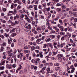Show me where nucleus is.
I'll return each mask as SVG.
<instances>
[{
	"label": "nucleus",
	"instance_id": "1",
	"mask_svg": "<svg viewBox=\"0 0 77 77\" xmlns=\"http://www.w3.org/2000/svg\"><path fill=\"white\" fill-rule=\"evenodd\" d=\"M46 25L48 26V28L49 29H50L51 30V27L50 25V21L48 19L46 20Z\"/></svg>",
	"mask_w": 77,
	"mask_h": 77
},
{
	"label": "nucleus",
	"instance_id": "2",
	"mask_svg": "<svg viewBox=\"0 0 77 77\" xmlns=\"http://www.w3.org/2000/svg\"><path fill=\"white\" fill-rule=\"evenodd\" d=\"M53 29L55 30V31L57 32L56 34H59L60 33V29H59L57 28V27L55 26H53Z\"/></svg>",
	"mask_w": 77,
	"mask_h": 77
},
{
	"label": "nucleus",
	"instance_id": "3",
	"mask_svg": "<svg viewBox=\"0 0 77 77\" xmlns=\"http://www.w3.org/2000/svg\"><path fill=\"white\" fill-rule=\"evenodd\" d=\"M71 33H69L68 32H66V35H65V38H70L71 37Z\"/></svg>",
	"mask_w": 77,
	"mask_h": 77
},
{
	"label": "nucleus",
	"instance_id": "4",
	"mask_svg": "<svg viewBox=\"0 0 77 77\" xmlns=\"http://www.w3.org/2000/svg\"><path fill=\"white\" fill-rule=\"evenodd\" d=\"M70 68L72 69L71 70V73H73V72H74V71L75 70V69L74 67V65H73L71 66Z\"/></svg>",
	"mask_w": 77,
	"mask_h": 77
},
{
	"label": "nucleus",
	"instance_id": "5",
	"mask_svg": "<svg viewBox=\"0 0 77 77\" xmlns=\"http://www.w3.org/2000/svg\"><path fill=\"white\" fill-rule=\"evenodd\" d=\"M23 67L21 65H20L19 67L18 68V69H17L16 71V73H17L18 72V71H20L22 69Z\"/></svg>",
	"mask_w": 77,
	"mask_h": 77
},
{
	"label": "nucleus",
	"instance_id": "6",
	"mask_svg": "<svg viewBox=\"0 0 77 77\" xmlns=\"http://www.w3.org/2000/svg\"><path fill=\"white\" fill-rule=\"evenodd\" d=\"M19 14H16V16L14 17V20H16L17 19H19Z\"/></svg>",
	"mask_w": 77,
	"mask_h": 77
},
{
	"label": "nucleus",
	"instance_id": "7",
	"mask_svg": "<svg viewBox=\"0 0 77 77\" xmlns=\"http://www.w3.org/2000/svg\"><path fill=\"white\" fill-rule=\"evenodd\" d=\"M27 29H29V30H31L32 29V26H31V25L30 24H29L27 26V27H26Z\"/></svg>",
	"mask_w": 77,
	"mask_h": 77
},
{
	"label": "nucleus",
	"instance_id": "8",
	"mask_svg": "<svg viewBox=\"0 0 77 77\" xmlns=\"http://www.w3.org/2000/svg\"><path fill=\"white\" fill-rule=\"evenodd\" d=\"M69 12L70 14H72V15H74V16H75V17H76V16L77 15V14H76V12H73L72 13H71V11H69Z\"/></svg>",
	"mask_w": 77,
	"mask_h": 77
},
{
	"label": "nucleus",
	"instance_id": "9",
	"mask_svg": "<svg viewBox=\"0 0 77 77\" xmlns=\"http://www.w3.org/2000/svg\"><path fill=\"white\" fill-rule=\"evenodd\" d=\"M20 19L21 20H23V18H24V17H25V15H24L23 14H22L21 15V16H20Z\"/></svg>",
	"mask_w": 77,
	"mask_h": 77
},
{
	"label": "nucleus",
	"instance_id": "10",
	"mask_svg": "<svg viewBox=\"0 0 77 77\" xmlns=\"http://www.w3.org/2000/svg\"><path fill=\"white\" fill-rule=\"evenodd\" d=\"M67 30L69 32H71L72 30V27L69 26L67 28Z\"/></svg>",
	"mask_w": 77,
	"mask_h": 77
},
{
	"label": "nucleus",
	"instance_id": "11",
	"mask_svg": "<svg viewBox=\"0 0 77 77\" xmlns=\"http://www.w3.org/2000/svg\"><path fill=\"white\" fill-rule=\"evenodd\" d=\"M51 41V38H47L45 39V41L46 42H50Z\"/></svg>",
	"mask_w": 77,
	"mask_h": 77
},
{
	"label": "nucleus",
	"instance_id": "12",
	"mask_svg": "<svg viewBox=\"0 0 77 77\" xmlns=\"http://www.w3.org/2000/svg\"><path fill=\"white\" fill-rule=\"evenodd\" d=\"M19 54L20 56V60H22V58H23V55H24V54H23V53H20Z\"/></svg>",
	"mask_w": 77,
	"mask_h": 77
},
{
	"label": "nucleus",
	"instance_id": "13",
	"mask_svg": "<svg viewBox=\"0 0 77 77\" xmlns=\"http://www.w3.org/2000/svg\"><path fill=\"white\" fill-rule=\"evenodd\" d=\"M59 28L60 29L61 31H64V30H63L64 28H63V26H60V27H59Z\"/></svg>",
	"mask_w": 77,
	"mask_h": 77
},
{
	"label": "nucleus",
	"instance_id": "14",
	"mask_svg": "<svg viewBox=\"0 0 77 77\" xmlns=\"http://www.w3.org/2000/svg\"><path fill=\"white\" fill-rule=\"evenodd\" d=\"M4 36L7 38H9V34L8 33L7 34L6 33H5Z\"/></svg>",
	"mask_w": 77,
	"mask_h": 77
},
{
	"label": "nucleus",
	"instance_id": "15",
	"mask_svg": "<svg viewBox=\"0 0 77 77\" xmlns=\"http://www.w3.org/2000/svg\"><path fill=\"white\" fill-rule=\"evenodd\" d=\"M5 61H2L1 63L0 64V65H1V66L2 65H5Z\"/></svg>",
	"mask_w": 77,
	"mask_h": 77
},
{
	"label": "nucleus",
	"instance_id": "16",
	"mask_svg": "<svg viewBox=\"0 0 77 77\" xmlns=\"http://www.w3.org/2000/svg\"><path fill=\"white\" fill-rule=\"evenodd\" d=\"M44 9L45 11H47V12H49L50 11V8H44Z\"/></svg>",
	"mask_w": 77,
	"mask_h": 77
},
{
	"label": "nucleus",
	"instance_id": "17",
	"mask_svg": "<svg viewBox=\"0 0 77 77\" xmlns=\"http://www.w3.org/2000/svg\"><path fill=\"white\" fill-rule=\"evenodd\" d=\"M8 67L7 68V69H12V66L10 65H8Z\"/></svg>",
	"mask_w": 77,
	"mask_h": 77
},
{
	"label": "nucleus",
	"instance_id": "18",
	"mask_svg": "<svg viewBox=\"0 0 77 77\" xmlns=\"http://www.w3.org/2000/svg\"><path fill=\"white\" fill-rule=\"evenodd\" d=\"M62 9L60 8H58L57 9V11L58 12H59L61 11Z\"/></svg>",
	"mask_w": 77,
	"mask_h": 77
},
{
	"label": "nucleus",
	"instance_id": "19",
	"mask_svg": "<svg viewBox=\"0 0 77 77\" xmlns=\"http://www.w3.org/2000/svg\"><path fill=\"white\" fill-rule=\"evenodd\" d=\"M35 18H38V13L37 11L35 12Z\"/></svg>",
	"mask_w": 77,
	"mask_h": 77
},
{
	"label": "nucleus",
	"instance_id": "20",
	"mask_svg": "<svg viewBox=\"0 0 77 77\" xmlns=\"http://www.w3.org/2000/svg\"><path fill=\"white\" fill-rule=\"evenodd\" d=\"M39 54L40 56V57L41 58H42V57H43V55H42V52H39Z\"/></svg>",
	"mask_w": 77,
	"mask_h": 77
},
{
	"label": "nucleus",
	"instance_id": "21",
	"mask_svg": "<svg viewBox=\"0 0 77 77\" xmlns=\"http://www.w3.org/2000/svg\"><path fill=\"white\" fill-rule=\"evenodd\" d=\"M59 69H60V67H58L55 68V71H58V70H59Z\"/></svg>",
	"mask_w": 77,
	"mask_h": 77
},
{
	"label": "nucleus",
	"instance_id": "22",
	"mask_svg": "<svg viewBox=\"0 0 77 77\" xmlns=\"http://www.w3.org/2000/svg\"><path fill=\"white\" fill-rule=\"evenodd\" d=\"M5 69V66H0V70H4Z\"/></svg>",
	"mask_w": 77,
	"mask_h": 77
},
{
	"label": "nucleus",
	"instance_id": "23",
	"mask_svg": "<svg viewBox=\"0 0 77 77\" xmlns=\"http://www.w3.org/2000/svg\"><path fill=\"white\" fill-rule=\"evenodd\" d=\"M50 38H52V39H54V38H55V35H50Z\"/></svg>",
	"mask_w": 77,
	"mask_h": 77
},
{
	"label": "nucleus",
	"instance_id": "24",
	"mask_svg": "<svg viewBox=\"0 0 77 77\" xmlns=\"http://www.w3.org/2000/svg\"><path fill=\"white\" fill-rule=\"evenodd\" d=\"M58 53V51H56V52L54 51L53 52V56H55L57 54V53Z\"/></svg>",
	"mask_w": 77,
	"mask_h": 77
},
{
	"label": "nucleus",
	"instance_id": "25",
	"mask_svg": "<svg viewBox=\"0 0 77 77\" xmlns=\"http://www.w3.org/2000/svg\"><path fill=\"white\" fill-rule=\"evenodd\" d=\"M17 34L16 33H14L11 34V36L12 37H14V36H16Z\"/></svg>",
	"mask_w": 77,
	"mask_h": 77
},
{
	"label": "nucleus",
	"instance_id": "26",
	"mask_svg": "<svg viewBox=\"0 0 77 77\" xmlns=\"http://www.w3.org/2000/svg\"><path fill=\"white\" fill-rule=\"evenodd\" d=\"M31 51H33V50H35V48L34 46H32L31 48Z\"/></svg>",
	"mask_w": 77,
	"mask_h": 77
},
{
	"label": "nucleus",
	"instance_id": "27",
	"mask_svg": "<svg viewBox=\"0 0 77 77\" xmlns=\"http://www.w3.org/2000/svg\"><path fill=\"white\" fill-rule=\"evenodd\" d=\"M41 41V39L38 38L37 39V40L36 41L37 44H39V42H40Z\"/></svg>",
	"mask_w": 77,
	"mask_h": 77
},
{
	"label": "nucleus",
	"instance_id": "28",
	"mask_svg": "<svg viewBox=\"0 0 77 77\" xmlns=\"http://www.w3.org/2000/svg\"><path fill=\"white\" fill-rule=\"evenodd\" d=\"M45 76L46 77H48L50 76V73H49V72H47Z\"/></svg>",
	"mask_w": 77,
	"mask_h": 77
},
{
	"label": "nucleus",
	"instance_id": "29",
	"mask_svg": "<svg viewBox=\"0 0 77 77\" xmlns=\"http://www.w3.org/2000/svg\"><path fill=\"white\" fill-rule=\"evenodd\" d=\"M25 19L26 20H27V19L29 18L28 16H27V15H25Z\"/></svg>",
	"mask_w": 77,
	"mask_h": 77
},
{
	"label": "nucleus",
	"instance_id": "30",
	"mask_svg": "<svg viewBox=\"0 0 77 77\" xmlns=\"http://www.w3.org/2000/svg\"><path fill=\"white\" fill-rule=\"evenodd\" d=\"M65 73H66L65 72H64L63 73V75H65V76H68V73H66V74Z\"/></svg>",
	"mask_w": 77,
	"mask_h": 77
},
{
	"label": "nucleus",
	"instance_id": "31",
	"mask_svg": "<svg viewBox=\"0 0 77 77\" xmlns=\"http://www.w3.org/2000/svg\"><path fill=\"white\" fill-rule=\"evenodd\" d=\"M59 19V16H57L56 17V18L54 19L55 21H58V20Z\"/></svg>",
	"mask_w": 77,
	"mask_h": 77
},
{
	"label": "nucleus",
	"instance_id": "32",
	"mask_svg": "<svg viewBox=\"0 0 77 77\" xmlns=\"http://www.w3.org/2000/svg\"><path fill=\"white\" fill-rule=\"evenodd\" d=\"M50 33H56H56H57L56 32V31H54V30L51 31L50 32Z\"/></svg>",
	"mask_w": 77,
	"mask_h": 77
},
{
	"label": "nucleus",
	"instance_id": "33",
	"mask_svg": "<svg viewBox=\"0 0 77 77\" xmlns=\"http://www.w3.org/2000/svg\"><path fill=\"white\" fill-rule=\"evenodd\" d=\"M7 52L8 54H9V53H11L12 52V50L11 49L10 51H8Z\"/></svg>",
	"mask_w": 77,
	"mask_h": 77
},
{
	"label": "nucleus",
	"instance_id": "34",
	"mask_svg": "<svg viewBox=\"0 0 77 77\" xmlns=\"http://www.w3.org/2000/svg\"><path fill=\"white\" fill-rule=\"evenodd\" d=\"M20 32V29H17V34H19Z\"/></svg>",
	"mask_w": 77,
	"mask_h": 77
},
{
	"label": "nucleus",
	"instance_id": "35",
	"mask_svg": "<svg viewBox=\"0 0 77 77\" xmlns=\"http://www.w3.org/2000/svg\"><path fill=\"white\" fill-rule=\"evenodd\" d=\"M10 19L12 21H14V20H15V19H14V17H13V16H11L10 17Z\"/></svg>",
	"mask_w": 77,
	"mask_h": 77
},
{
	"label": "nucleus",
	"instance_id": "36",
	"mask_svg": "<svg viewBox=\"0 0 77 77\" xmlns=\"http://www.w3.org/2000/svg\"><path fill=\"white\" fill-rule=\"evenodd\" d=\"M61 36L60 35H57V37L58 39H60Z\"/></svg>",
	"mask_w": 77,
	"mask_h": 77
},
{
	"label": "nucleus",
	"instance_id": "37",
	"mask_svg": "<svg viewBox=\"0 0 77 77\" xmlns=\"http://www.w3.org/2000/svg\"><path fill=\"white\" fill-rule=\"evenodd\" d=\"M59 21L60 23V24H63V22H62V20L60 19L59 20Z\"/></svg>",
	"mask_w": 77,
	"mask_h": 77
},
{
	"label": "nucleus",
	"instance_id": "38",
	"mask_svg": "<svg viewBox=\"0 0 77 77\" xmlns=\"http://www.w3.org/2000/svg\"><path fill=\"white\" fill-rule=\"evenodd\" d=\"M63 62H66V61H67V60L65 58V57H63Z\"/></svg>",
	"mask_w": 77,
	"mask_h": 77
},
{
	"label": "nucleus",
	"instance_id": "39",
	"mask_svg": "<svg viewBox=\"0 0 77 77\" xmlns=\"http://www.w3.org/2000/svg\"><path fill=\"white\" fill-rule=\"evenodd\" d=\"M65 32H60V35H65Z\"/></svg>",
	"mask_w": 77,
	"mask_h": 77
},
{
	"label": "nucleus",
	"instance_id": "40",
	"mask_svg": "<svg viewBox=\"0 0 77 77\" xmlns=\"http://www.w3.org/2000/svg\"><path fill=\"white\" fill-rule=\"evenodd\" d=\"M21 6H20V5H19L17 6V10H19V9H21Z\"/></svg>",
	"mask_w": 77,
	"mask_h": 77
},
{
	"label": "nucleus",
	"instance_id": "41",
	"mask_svg": "<svg viewBox=\"0 0 77 77\" xmlns=\"http://www.w3.org/2000/svg\"><path fill=\"white\" fill-rule=\"evenodd\" d=\"M9 56L10 57H12L13 56V53H10L8 54Z\"/></svg>",
	"mask_w": 77,
	"mask_h": 77
},
{
	"label": "nucleus",
	"instance_id": "42",
	"mask_svg": "<svg viewBox=\"0 0 77 77\" xmlns=\"http://www.w3.org/2000/svg\"><path fill=\"white\" fill-rule=\"evenodd\" d=\"M32 24L33 26H35V21H32Z\"/></svg>",
	"mask_w": 77,
	"mask_h": 77
},
{
	"label": "nucleus",
	"instance_id": "43",
	"mask_svg": "<svg viewBox=\"0 0 77 77\" xmlns=\"http://www.w3.org/2000/svg\"><path fill=\"white\" fill-rule=\"evenodd\" d=\"M14 3L12 4L11 7V9H13L14 8Z\"/></svg>",
	"mask_w": 77,
	"mask_h": 77
},
{
	"label": "nucleus",
	"instance_id": "44",
	"mask_svg": "<svg viewBox=\"0 0 77 77\" xmlns=\"http://www.w3.org/2000/svg\"><path fill=\"white\" fill-rule=\"evenodd\" d=\"M42 29L43 30H44L45 29V26L44 25H43L42 27Z\"/></svg>",
	"mask_w": 77,
	"mask_h": 77
},
{
	"label": "nucleus",
	"instance_id": "45",
	"mask_svg": "<svg viewBox=\"0 0 77 77\" xmlns=\"http://www.w3.org/2000/svg\"><path fill=\"white\" fill-rule=\"evenodd\" d=\"M7 60H9V61H10L12 59V58L10 57H7Z\"/></svg>",
	"mask_w": 77,
	"mask_h": 77
},
{
	"label": "nucleus",
	"instance_id": "46",
	"mask_svg": "<svg viewBox=\"0 0 77 77\" xmlns=\"http://www.w3.org/2000/svg\"><path fill=\"white\" fill-rule=\"evenodd\" d=\"M37 6H37V5L34 6L35 10V11H37V10H38V8H37Z\"/></svg>",
	"mask_w": 77,
	"mask_h": 77
},
{
	"label": "nucleus",
	"instance_id": "47",
	"mask_svg": "<svg viewBox=\"0 0 77 77\" xmlns=\"http://www.w3.org/2000/svg\"><path fill=\"white\" fill-rule=\"evenodd\" d=\"M76 51V49H75L74 48H73L72 49V52H75Z\"/></svg>",
	"mask_w": 77,
	"mask_h": 77
},
{
	"label": "nucleus",
	"instance_id": "48",
	"mask_svg": "<svg viewBox=\"0 0 77 77\" xmlns=\"http://www.w3.org/2000/svg\"><path fill=\"white\" fill-rule=\"evenodd\" d=\"M42 11H43L44 13H45V14L46 15H47V12H45V11H44V10H42Z\"/></svg>",
	"mask_w": 77,
	"mask_h": 77
},
{
	"label": "nucleus",
	"instance_id": "49",
	"mask_svg": "<svg viewBox=\"0 0 77 77\" xmlns=\"http://www.w3.org/2000/svg\"><path fill=\"white\" fill-rule=\"evenodd\" d=\"M40 72L42 73V74H44L45 73V72L44 71H43L42 70H41L40 71Z\"/></svg>",
	"mask_w": 77,
	"mask_h": 77
},
{
	"label": "nucleus",
	"instance_id": "50",
	"mask_svg": "<svg viewBox=\"0 0 77 77\" xmlns=\"http://www.w3.org/2000/svg\"><path fill=\"white\" fill-rule=\"evenodd\" d=\"M38 8L40 9H41L42 8V5H39L38 6Z\"/></svg>",
	"mask_w": 77,
	"mask_h": 77
},
{
	"label": "nucleus",
	"instance_id": "51",
	"mask_svg": "<svg viewBox=\"0 0 77 77\" xmlns=\"http://www.w3.org/2000/svg\"><path fill=\"white\" fill-rule=\"evenodd\" d=\"M43 66H44V64H39L40 68H42Z\"/></svg>",
	"mask_w": 77,
	"mask_h": 77
},
{
	"label": "nucleus",
	"instance_id": "52",
	"mask_svg": "<svg viewBox=\"0 0 77 77\" xmlns=\"http://www.w3.org/2000/svg\"><path fill=\"white\" fill-rule=\"evenodd\" d=\"M8 42L9 44H11V42H12L10 41L9 39V38H8Z\"/></svg>",
	"mask_w": 77,
	"mask_h": 77
},
{
	"label": "nucleus",
	"instance_id": "53",
	"mask_svg": "<svg viewBox=\"0 0 77 77\" xmlns=\"http://www.w3.org/2000/svg\"><path fill=\"white\" fill-rule=\"evenodd\" d=\"M15 30H16V28H13L11 30L13 31V32H15Z\"/></svg>",
	"mask_w": 77,
	"mask_h": 77
},
{
	"label": "nucleus",
	"instance_id": "54",
	"mask_svg": "<svg viewBox=\"0 0 77 77\" xmlns=\"http://www.w3.org/2000/svg\"><path fill=\"white\" fill-rule=\"evenodd\" d=\"M64 37H64V36H62L61 38V40H62V41H64V40H65Z\"/></svg>",
	"mask_w": 77,
	"mask_h": 77
},
{
	"label": "nucleus",
	"instance_id": "55",
	"mask_svg": "<svg viewBox=\"0 0 77 77\" xmlns=\"http://www.w3.org/2000/svg\"><path fill=\"white\" fill-rule=\"evenodd\" d=\"M62 9H66V8L65 7L64 5H63L62 6Z\"/></svg>",
	"mask_w": 77,
	"mask_h": 77
},
{
	"label": "nucleus",
	"instance_id": "56",
	"mask_svg": "<svg viewBox=\"0 0 77 77\" xmlns=\"http://www.w3.org/2000/svg\"><path fill=\"white\" fill-rule=\"evenodd\" d=\"M47 44H44V45L43 48H46V46H47Z\"/></svg>",
	"mask_w": 77,
	"mask_h": 77
},
{
	"label": "nucleus",
	"instance_id": "57",
	"mask_svg": "<svg viewBox=\"0 0 77 77\" xmlns=\"http://www.w3.org/2000/svg\"><path fill=\"white\" fill-rule=\"evenodd\" d=\"M59 73L60 75H62V71L60 70Z\"/></svg>",
	"mask_w": 77,
	"mask_h": 77
},
{
	"label": "nucleus",
	"instance_id": "58",
	"mask_svg": "<svg viewBox=\"0 0 77 77\" xmlns=\"http://www.w3.org/2000/svg\"><path fill=\"white\" fill-rule=\"evenodd\" d=\"M6 43L3 42V46H6Z\"/></svg>",
	"mask_w": 77,
	"mask_h": 77
},
{
	"label": "nucleus",
	"instance_id": "59",
	"mask_svg": "<svg viewBox=\"0 0 77 77\" xmlns=\"http://www.w3.org/2000/svg\"><path fill=\"white\" fill-rule=\"evenodd\" d=\"M74 17H71V18L70 19L71 20V21H72V20H74Z\"/></svg>",
	"mask_w": 77,
	"mask_h": 77
},
{
	"label": "nucleus",
	"instance_id": "60",
	"mask_svg": "<svg viewBox=\"0 0 77 77\" xmlns=\"http://www.w3.org/2000/svg\"><path fill=\"white\" fill-rule=\"evenodd\" d=\"M61 6V4H60L59 3H57L56 5L57 6Z\"/></svg>",
	"mask_w": 77,
	"mask_h": 77
},
{
	"label": "nucleus",
	"instance_id": "61",
	"mask_svg": "<svg viewBox=\"0 0 77 77\" xmlns=\"http://www.w3.org/2000/svg\"><path fill=\"white\" fill-rule=\"evenodd\" d=\"M37 30L38 31L41 30V28L39 26H38V27H37Z\"/></svg>",
	"mask_w": 77,
	"mask_h": 77
},
{
	"label": "nucleus",
	"instance_id": "62",
	"mask_svg": "<svg viewBox=\"0 0 77 77\" xmlns=\"http://www.w3.org/2000/svg\"><path fill=\"white\" fill-rule=\"evenodd\" d=\"M52 76L53 77H56L57 76V75H56L54 74H52Z\"/></svg>",
	"mask_w": 77,
	"mask_h": 77
},
{
	"label": "nucleus",
	"instance_id": "63",
	"mask_svg": "<svg viewBox=\"0 0 77 77\" xmlns=\"http://www.w3.org/2000/svg\"><path fill=\"white\" fill-rule=\"evenodd\" d=\"M73 11H77V8H74L72 10Z\"/></svg>",
	"mask_w": 77,
	"mask_h": 77
},
{
	"label": "nucleus",
	"instance_id": "64",
	"mask_svg": "<svg viewBox=\"0 0 77 77\" xmlns=\"http://www.w3.org/2000/svg\"><path fill=\"white\" fill-rule=\"evenodd\" d=\"M74 66H75V67H77V63H75Z\"/></svg>",
	"mask_w": 77,
	"mask_h": 77
}]
</instances>
